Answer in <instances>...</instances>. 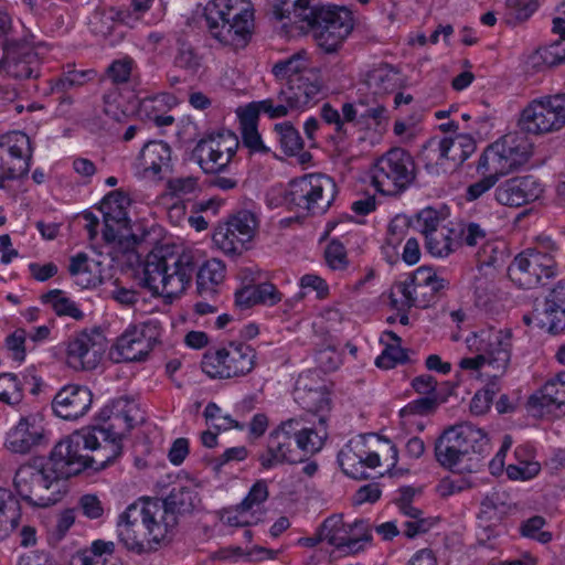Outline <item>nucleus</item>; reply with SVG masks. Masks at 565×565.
<instances>
[{"label":"nucleus","instance_id":"f257e3e1","mask_svg":"<svg viewBox=\"0 0 565 565\" xmlns=\"http://www.w3.org/2000/svg\"><path fill=\"white\" fill-rule=\"evenodd\" d=\"M81 445L78 437L64 438L54 446L47 458L35 457L21 465L13 479L19 497L38 508L58 502L63 481L78 475L83 467L79 461L70 459V454L73 451L76 455Z\"/></svg>","mask_w":565,"mask_h":565},{"label":"nucleus","instance_id":"f03ea898","mask_svg":"<svg viewBox=\"0 0 565 565\" xmlns=\"http://www.w3.org/2000/svg\"><path fill=\"white\" fill-rule=\"evenodd\" d=\"M107 426H94L92 429L75 431L66 438L78 437L81 448L76 450L75 458L85 469L99 471L111 465L122 452V437L142 420L138 406L126 397H120L106 406L99 414ZM73 457V451L70 454Z\"/></svg>","mask_w":565,"mask_h":565},{"label":"nucleus","instance_id":"7ed1b4c3","mask_svg":"<svg viewBox=\"0 0 565 565\" xmlns=\"http://www.w3.org/2000/svg\"><path fill=\"white\" fill-rule=\"evenodd\" d=\"M161 505L158 500H143L130 504L120 515L117 524L119 542L136 554L149 553L166 537L168 530L175 525L174 519L160 520Z\"/></svg>","mask_w":565,"mask_h":565},{"label":"nucleus","instance_id":"20e7f679","mask_svg":"<svg viewBox=\"0 0 565 565\" xmlns=\"http://www.w3.org/2000/svg\"><path fill=\"white\" fill-rule=\"evenodd\" d=\"M326 438V429L303 428L298 419L289 418L269 434L267 449L258 460L264 469L297 463L303 461L307 455L318 452Z\"/></svg>","mask_w":565,"mask_h":565},{"label":"nucleus","instance_id":"39448f33","mask_svg":"<svg viewBox=\"0 0 565 565\" xmlns=\"http://www.w3.org/2000/svg\"><path fill=\"white\" fill-rule=\"evenodd\" d=\"M204 18L209 34L222 46L243 49L252 39L255 18L248 0H211Z\"/></svg>","mask_w":565,"mask_h":565},{"label":"nucleus","instance_id":"423d86ee","mask_svg":"<svg viewBox=\"0 0 565 565\" xmlns=\"http://www.w3.org/2000/svg\"><path fill=\"white\" fill-rule=\"evenodd\" d=\"M195 269L190 253L178 255L163 248L154 249L145 259L142 285L153 295L174 298L190 285Z\"/></svg>","mask_w":565,"mask_h":565},{"label":"nucleus","instance_id":"0eeeda50","mask_svg":"<svg viewBox=\"0 0 565 565\" xmlns=\"http://www.w3.org/2000/svg\"><path fill=\"white\" fill-rule=\"evenodd\" d=\"M195 269L190 253L178 255L163 248L154 249L145 259L142 285L153 295L174 298L190 285Z\"/></svg>","mask_w":565,"mask_h":565},{"label":"nucleus","instance_id":"6e6552de","mask_svg":"<svg viewBox=\"0 0 565 565\" xmlns=\"http://www.w3.org/2000/svg\"><path fill=\"white\" fill-rule=\"evenodd\" d=\"M338 193L337 184L330 177L311 173L291 180L285 192L289 210L303 216L324 214Z\"/></svg>","mask_w":565,"mask_h":565},{"label":"nucleus","instance_id":"1a4fd4ad","mask_svg":"<svg viewBox=\"0 0 565 565\" xmlns=\"http://www.w3.org/2000/svg\"><path fill=\"white\" fill-rule=\"evenodd\" d=\"M416 180V164L408 151L392 148L381 156L372 168V183L385 195H398Z\"/></svg>","mask_w":565,"mask_h":565},{"label":"nucleus","instance_id":"9d476101","mask_svg":"<svg viewBox=\"0 0 565 565\" xmlns=\"http://www.w3.org/2000/svg\"><path fill=\"white\" fill-rule=\"evenodd\" d=\"M556 249L550 237H541L537 246L525 249L514 258L509 267L511 278L522 288L531 289L541 284L543 278L555 277L557 263L552 253Z\"/></svg>","mask_w":565,"mask_h":565},{"label":"nucleus","instance_id":"9b49d317","mask_svg":"<svg viewBox=\"0 0 565 565\" xmlns=\"http://www.w3.org/2000/svg\"><path fill=\"white\" fill-rule=\"evenodd\" d=\"M532 154V143L524 136L509 134L489 145L480 156L478 172H493L499 178L525 164Z\"/></svg>","mask_w":565,"mask_h":565},{"label":"nucleus","instance_id":"f8f14e48","mask_svg":"<svg viewBox=\"0 0 565 565\" xmlns=\"http://www.w3.org/2000/svg\"><path fill=\"white\" fill-rule=\"evenodd\" d=\"M129 205V196L121 190H115L103 199L99 206L104 218V239L117 244L124 252L134 249L145 238V235L131 232L127 213Z\"/></svg>","mask_w":565,"mask_h":565},{"label":"nucleus","instance_id":"ddd939ff","mask_svg":"<svg viewBox=\"0 0 565 565\" xmlns=\"http://www.w3.org/2000/svg\"><path fill=\"white\" fill-rule=\"evenodd\" d=\"M306 29L326 53H335L353 29L350 11L339 7H317Z\"/></svg>","mask_w":565,"mask_h":565},{"label":"nucleus","instance_id":"4468645a","mask_svg":"<svg viewBox=\"0 0 565 565\" xmlns=\"http://www.w3.org/2000/svg\"><path fill=\"white\" fill-rule=\"evenodd\" d=\"M255 350L246 343L207 351L202 360L203 372L212 379H231L248 374L255 366Z\"/></svg>","mask_w":565,"mask_h":565},{"label":"nucleus","instance_id":"2eb2a0df","mask_svg":"<svg viewBox=\"0 0 565 565\" xmlns=\"http://www.w3.org/2000/svg\"><path fill=\"white\" fill-rule=\"evenodd\" d=\"M519 126L534 135L561 130L565 126V93L532 100L521 111Z\"/></svg>","mask_w":565,"mask_h":565},{"label":"nucleus","instance_id":"dca6fc26","mask_svg":"<svg viewBox=\"0 0 565 565\" xmlns=\"http://www.w3.org/2000/svg\"><path fill=\"white\" fill-rule=\"evenodd\" d=\"M511 329L482 330L468 337L466 343L470 351L480 352L492 366L493 377L502 375L511 359Z\"/></svg>","mask_w":565,"mask_h":565},{"label":"nucleus","instance_id":"f3484780","mask_svg":"<svg viewBox=\"0 0 565 565\" xmlns=\"http://www.w3.org/2000/svg\"><path fill=\"white\" fill-rule=\"evenodd\" d=\"M238 146L239 141L233 132H218L201 139L193 153L205 173L217 174L230 164Z\"/></svg>","mask_w":565,"mask_h":565},{"label":"nucleus","instance_id":"a211bd4d","mask_svg":"<svg viewBox=\"0 0 565 565\" xmlns=\"http://www.w3.org/2000/svg\"><path fill=\"white\" fill-rule=\"evenodd\" d=\"M156 343V327L151 322L131 324L117 338L111 355H116V362H141L148 358Z\"/></svg>","mask_w":565,"mask_h":565},{"label":"nucleus","instance_id":"6ab92c4d","mask_svg":"<svg viewBox=\"0 0 565 565\" xmlns=\"http://www.w3.org/2000/svg\"><path fill=\"white\" fill-rule=\"evenodd\" d=\"M105 351V339L98 331H82L72 335L66 343V362L78 370L95 369Z\"/></svg>","mask_w":565,"mask_h":565},{"label":"nucleus","instance_id":"aec40b11","mask_svg":"<svg viewBox=\"0 0 565 565\" xmlns=\"http://www.w3.org/2000/svg\"><path fill=\"white\" fill-rule=\"evenodd\" d=\"M0 70L17 79L36 78L40 75L39 55L29 42L10 40L6 43Z\"/></svg>","mask_w":565,"mask_h":565},{"label":"nucleus","instance_id":"412c9836","mask_svg":"<svg viewBox=\"0 0 565 565\" xmlns=\"http://www.w3.org/2000/svg\"><path fill=\"white\" fill-rule=\"evenodd\" d=\"M0 147L4 150L1 154L0 171H7L9 178L25 177L32 159L30 138L24 132L13 131L3 138Z\"/></svg>","mask_w":565,"mask_h":565},{"label":"nucleus","instance_id":"4be33fe9","mask_svg":"<svg viewBox=\"0 0 565 565\" xmlns=\"http://www.w3.org/2000/svg\"><path fill=\"white\" fill-rule=\"evenodd\" d=\"M338 461L342 471L356 480L370 478L366 468L374 469L380 466V456L371 451L366 445L365 437H358L350 440L339 452Z\"/></svg>","mask_w":565,"mask_h":565},{"label":"nucleus","instance_id":"5701e85b","mask_svg":"<svg viewBox=\"0 0 565 565\" xmlns=\"http://www.w3.org/2000/svg\"><path fill=\"white\" fill-rule=\"evenodd\" d=\"M544 192L541 181L533 175L514 177L502 182L494 191L498 203L522 206L539 200Z\"/></svg>","mask_w":565,"mask_h":565},{"label":"nucleus","instance_id":"b1692460","mask_svg":"<svg viewBox=\"0 0 565 565\" xmlns=\"http://www.w3.org/2000/svg\"><path fill=\"white\" fill-rule=\"evenodd\" d=\"M446 433L456 440V447L467 461V471L479 469L480 457L489 446L486 433L470 423L452 426Z\"/></svg>","mask_w":565,"mask_h":565},{"label":"nucleus","instance_id":"393cba45","mask_svg":"<svg viewBox=\"0 0 565 565\" xmlns=\"http://www.w3.org/2000/svg\"><path fill=\"white\" fill-rule=\"evenodd\" d=\"M294 398L301 408L310 413H320L330 408V396L316 371L301 373L296 382Z\"/></svg>","mask_w":565,"mask_h":565},{"label":"nucleus","instance_id":"a878e982","mask_svg":"<svg viewBox=\"0 0 565 565\" xmlns=\"http://www.w3.org/2000/svg\"><path fill=\"white\" fill-rule=\"evenodd\" d=\"M322 79L319 70L307 71L298 79L290 81L280 89L278 98L280 102L289 103L294 110L303 109L315 104L321 94Z\"/></svg>","mask_w":565,"mask_h":565},{"label":"nucleus","instance_id":"bb28decb","mask_svg":"<svg viewBox=\"0 0 565 565\" xmlns=\"http://www.w3.org/2000/svg\"><path fill=\"white\" fill-rule=\"evenodd\" d=\"M92 403L93 394L88 387L66 385L54 396L52 409L60 418L75 420L89 411Z\"/></svg>","mask_w":565,"mask_h":565},{"label":"nucleus","instance_id":"cd10ccee","mask_svg":"<svg viewBox=\"0 0 565 565\" xmlns=\"http://www.w3.org/2000/svg\"><path fill=\"white\" fill-rule=\"evenodd\" d=\"M44 427L39 415L30 414L20 418L18 424L9 430L6 447L14 454H28L42 441Z\"/></svg>","mask_w":565,"mask_h":565},{"label":"nucleus","instance_id":"c85d7f7f","mask_svg":"<svg viewBox=\"0 0 565 565\" xmlns=\"http://www.w3.org/2000/svg\"><path fill=\"white\" fill-rule=\"evenodd\" d=\"M171 148L164 141L151 140L143 145L136 162V170L145 178H159L171 172Z\"/></svg>","mask_w":565,"mask_h":565},{"label":"nucleus","instance_id":"c756f323","mask_svg":"<svg viewBox=\"0 0 565 565\" xmlns=\"http://www.w3.org/2000/svg\"><path fill=\"white\" fill-rule=\"evenodd\" d=\"M533 315L537 326L552 334L565 330V280L557 282L545 297L543 308H535Z\"/></svg>","mask_w":565,"mask_h":565},{"label":"nucleus","instance_id":"7c9ffc66","mask_svg":"<svg viewBox=\"0 0 565 565\" xmlns=\"http://www.w3.org/2000/svg\"><path fill=\"white\" fill-rule=\"evenodd\" d=\"M529 405L541 413L565 415V373L547 381L539 393L530 396Z\"/></svg>","mask_w":565,"mask_h":565},{"label":"nucleus","instance_id":"2f4dec72","mask_svg":"<svg viewBox=\"0 0 565 565\" xmlns=\"http://www.w3.org/2000/svg\"><path fill=\"white\" fill-rule=\"evenodd\" d=\"M200 503L199 494L192 487H174L161 505L160 518L162 520L171 518L177 523V515L190 514Z\"/></svg>","mask_w":565,"mask_h":565},{"label":"nucleus","instance_id":"473e14b6","mask_svg":"<svg viewBox=\"0 0 565 565\" xmlns=\"http://www.w3.org/2000/svg\"><path fill=\"white\" fill-rule=\"evenodd\" d=\"M276 140L281 151L289 157H298L300 164H308L312 160L309 151H306L305 141L299 130L289 121L276 124L274 127Z\"/></svg>","mask_w":565,"mask_h":565},{"label":"nucleus","instance_id":"72a5a7b5","mask_svg":"<svg viewBox=\"0 0 565 565\" xmlns=\"http://www.w3.org/2000/svg\"><path fill=\"white\" fill-rule=\"evenodd\" d=\"M317 7L316 0H276L273 13L279 21L287 20L306 29Z\"/></svg>","mask_w":565,"mask_h":565},{"label":"nucleus","instance_id":"f704fd0d","mask_svg":"<svg viewBox=\"0 0 565 565\" xmlns=\"http://www.w3.org/2000/svg\"><path fill=\"white\" fill-rule=\"evenodd\" d=\"M237 114L239 118L243 146L252 153L267 154L270 149L264 143L262 136L258 132L256 111L254 109H239Z\"/></svg>","mask_w":565,"mask_h":565},{"label":"nucleus","instance_id":"c9c22d12","mask_svg":"<svg viewBox=\"0 0 565 565\" xmlns=\"http://www.w3.org/2000/svg\"><path fill=\"white\" fill-rule=\"evenodd\" d=\"M456 440L451 439L446 430L435 443V457L437 462L454 472L467 471V461L456 447Z\"/></svg>","mask_w":565,"mask_h":565},{"label":"nucleus","instance_id":"e433bc0d","mask_svg":"<svg viewBox=\"0 0 565 565\" xmlns=\"http://www.w3.org/2000/svg\"><path fill=\"white\" fill-rule=\"evenodd\" d=\"M364 83L374 95H386L399 86L398 72L382 63L366 72Z\"/></svg>","mask_w":565,"mask_h":565},{"label":"nucleus","instance_id":"4c0bfd02","mask_svg":"<svg viewBox=\"0 0 565 565\" xmlns=\"http://www.w3.org/2000/svg\"><path fill=\"white\" fill-rule=\"evenodd\" d=\"M444 150L441 139L431 138L424 145L418 159L424 163L428 173L438 175L454 172Z\"/></svg>","mask_w":565,"mask_h":565},{"label":"nucleus","instance_id":"58836bf2","mask_svg":"<svg viewBox=\"0 0 565 565\" xmlns=\"http://www.w3.org/2000/svg\"><path fill=\"white\" fill-rule=\"evenodd\" d=\"M445 156L448 157L452 171H456L461 164L476 151L475 139L467 134L456 137L441 138Z\"/></svg>","mask_w":565,"mask_h":565},{"label":"nucleus","instance_id":"ea45409f","mask_svg":"<svg viewBox=\"0 0 565 565\" xmlns=\"http://www.w3.org/2000/svg\"><path fill=\"white\" fill-rule=\"evenodd\" d=\"M20 516V503L14 494L0 488V541L18 527Z\"/></svg>","mask_w":565,"mask_h":565},{"label":"nucleus","instance_id":"a19ab883","mask_svg":"<svg viewBox=\"0 0 565 565\" xmlns=\"http://www.w3.org/2000/svg\"><path fill=\"white\" fill-rule=\"evenodd\" d=\"M225 266L218 259L206 260L196 274L198 292L200 296H211L215 287L224 279Z\"/></svg>","mask_w":565,"mask_h":565},{"label":"nucleus","instance_id":"79ce46f5","mask_svg":"<svg viewBox=\"0 0 565 565\" xmlns=\"http://www.w3.org/2000/svg\"><path fill=\"white\" fill-rule=\"evenodd\" d=\"M307 71H317L310 67L305 52H298L290 57L279 61L273 66V74L279 81H286V85L290 81L298 79Z\"/></svg>","mask_w":565,"mask_h":565},{"label":"nucleus","instance_id":"37998d69","mask_svg":"<svg viewBox=\"0 0 565 565\" xmlns=\"http://www.w3.org/2000/svg\"><path fill=\"white\" fill-rule=\"evenodd\" d=\"M213 242L224 254L231 256L242 255L248 249L247 243L226 222L217 225L213 233Z\"/></svg>","mask_w":565,"mask_h":565},{"label":"nucleus","instance_id":"c03bdc74","mask_svg":"<svg viewBox=\"0 0 565 565\" xmlns=\"http://www.w3.org/2000/svg\"><path fill=\"white\" fill-rule=\"evenodd\" d=\"M508 257L507 247L502 241H486L476 254L479 271L483 267H500Z\"/></svg>","mask_w":565,"mask_h":565},{"label":"nucleus","instance_id":"a18cd8bd","mask_svg":"<svg viewBox=\"0 0 565 565\" xmlns=\"http://www.w3.org/2000/svg\"><path fill=\"white\" fill-rule=\"evenodd\" d=\"M454 231L441 226L425 237V247L434 257H447L455 250Z\"/></svg>","mask_w":565,"mask_h":565},{"label":"nucleus","instance_id":"49530a36","mask_svg":"<svg viewBox=\"0 0 565 565\" xmlns=\"http://www.w3.org/2000/svg\"><path fill=\"white\" fill-rule=\"evenodd\" d=\"M225 222L243 237L247 245L255 237L259 225L257 215L248 210H241L230 215Z\"/></svg>","mask_w":565,"mask_h":565},{"label":"nucleus","instance_id":"de8ad7c7","mask_svg":"<svg viewBox=\"0 0 565 565\" xmlns=\"http://www.w3.org/2000/svg\"><path fill=\"white\" fill-rule=\"evenodd\" d=\"M42 301L49 303L57 316H67L75 320L84 317L82 310L60 289H53L42 296Z\"/></svg>","mask_w":565,"mask_h":565},{"label":"nucleus","instance_id":"09e8293b","mask_svg":"<svg viewBox=\"0 0 565 565\" xmlns=\"http://www.w3.org/2000/svg\"><path fill=\"white\" fill-rule=\"evenodd\" d=\"M531 61L534 66L545 65L548 67L565 63V38L562 36L547 46L540 47L532 56Z\"/></svg>","mask_w":565,"mask_h":565},{"label":"nucleus","instance_id":"8fccbe9b","mask_svg":"<svg viewBox=\"0 0 565 565\" xmlns=\"http://www.w3.org/2000/svg\"><path fill=\"white\" fill-rule=\"evenodd\" d=\"M68 271L76 278V284L83 288L95 287L100 282L97 276H92L88 256L85 253H78L71 258Z\"/></svg>","mask_w":565,"mask_h":565},{"label":"nucleus","instance_id":"3c124183","mask_svg":"<svg viewBox=\"0 0 565 565\" xmlns=\"http://www.w3.org/2000/svg\"><path fill=\"white\" fill-rule=\"evenodd\" d=\"M207 424L214 427L217 431L227 430L231 428L244 429V425L233 419L231 415L223 414L220 406L210 402L203 413Z\"/></svg>","mask_w":565,"mask_h":565},{"label":"nucleus","instance_id":"603ef678","mask_svg":"<svg viewBox=\"0 0 565 565\" xmlns=\"http://www.w3.org/2000/svg\"><path fill=\"white\" fill-rule=\"evenodd\" d=\"M168 194L174 198L184 199L195 195L199 190V179L192 175L171 178L166 185Z\"/></svg>","mask_w":565,"mask_h":565},{"label":"nucleus","instance_id":"864d4df0","mask_svg":"<svg viewBox=\"0 0 565 565\" xmlns=\"http://www.w3.org/2000/svg\"><path fill=\"white\" fill-rule=\"evenodd\" d=\"M23 391L18 377L12 373L0 374V402L15 405L22 401Z\"/></svg>","mask_w":565,"mask_h":565},{"label":"nucleus","instance_id":"5fc2aeb1","mask_svg":"<svg viewBox=\"0 0 565 565\" xmlns=\"http://www.w3.org/2000/svg\"><path fill=\"white\" fill-rule=\"evenodd\" d=\"M278 102L275 103L274 99L267 98L260 102H253L245 106L243 109H254L256 111V120L259 119V114L264 113L268 115L269 118H280L285 117L291 111V107L287 102H280L277 97Z\"/></svg>","mask_w":565,"mask_h":565},{"label":"nucleus","instance_id":"6e6d98bb","mask_svg":"<svg viewBox=\"0 0 565 565\" xmlns=\"http://www.w3.org/2000/svg\"><path fill=\"white\" fill-rule=\"evenodd\" d=\"M412 289L413 282L409 278L408 280L396 282L390 294L391 305L398 311H407L415 307Z\"/></svg>","mask_w":565,"mask_h":565},{"label":"nucleus","instance_id":"4d7b16f0","mask_svg":"<svg viewBox=\"0 0 565 565\" xmlns=\"http://www.w3.org/2000/svg\"><path fill=\"white\" fill-rule=\"evenodd\" d=\"M90 73H93V72L92 71H86V72L72 71V72H68V74L65 77H62V78H58L57 81H55V83L52 86V92L62 94L58 97L60 108H63L65 105L66 106L72 105V103H73L72 97L68 95H65L64 93L73 86L81 85L83 83L81 81V78H83L84 76H86L87 74H90Z\"/></svg>","mask_w":565,"mask_h":565},{"label":"nucleus","instance_id":"13d9d810","mask_svg":"<svg viewBox=\"0 0 565 565\" xmlns=\"http://www.w3.org/2000/svg\"><path fill=\"white\" fill-rule=\"evenodd\" d=\"M445 402L441 395L424 396L408 403L401 409V416L406 415H429L434 413L439 404Z\"/></svg>","mask_w":565,"mask_h":565},{"label":"nucleus","instance_id":"bf43d9fd","mask_svg":"<svg viewBox=\"0 0 565 565\" xmlns=\"http://www.w3.org/2000/svg\"><path fill=\"white\" fill-rule=\"evenodd\" d=\"M546 521L543 516L534 515L522 522L520 526V533L522 536L536 540L542 544L550 543L553 537L552 533L547 531H541Z\"/></svg>","mask_w":565,"mask_h":565},{"label":"nucleus","instance_id":"052dcab7","mask_svg":"<svg viewBox=\"0 0 565 565\" xmlns=\"http://www.w3.org/2000/svg\"><path fill=\"white\" fill-rule=\"evenodd\" d=\"M117 12L110 9L96 10L90 19L92 31L100 36H107L111 34Z\"/></svg>","mask_w":565,"mask_h":565},{"label":"nucleus","instance_id":"680f3d73","mask_svg":"<svg viewBox=\"0 0 565 565\" xmlns=\"http://www.w3.org/2000/svg\"><path fill=\"white\" fill-rule=\"evenodd\" d=\"M343 522L339 516H330L323 521L321 524V533L323 540H326L330 545L337 547L339 551L344 545L345 536L341 535L343 531Z\"/></svg>","mask_w":565,"mask_h":565},{"label":"nucleus","instance_id":"e2e57ef3","mask_svg":"<svg viewBox=\"0 0 565 565\" xmlns=\"http://www.w3.org/2000/svg\"><path fill=\"white\" fill-rule=\"evenodd\" d=\"M409 279L415 285L433 287L435 290H444L449 284L446 279L437 276L433 268L426 266L417 268Z\"/></svg>","mask_w":565,"mask_h":565},{"label":"nucleus","instance_id":"0e129e2a","mask_svg":"<svg viewBox=\"0 0 565 565\" xmlns=\"http://www.w3.org/2000/svg\"><path fill=\"white\" fill-rule=\"evenodd\" d=\"M174 64L190 74H195L201 66V58L192 46L181 43L174 57Z\"/></svg>","mask_w":565,"mask_h":565},{"label":"nucleus","instance_id":"69168bd1","mask_svg":"<svg viewBox=\"0 0 565 565\" xmlns=\"http://www.w3.org/2000/svg\"><path fill=\"white\" fill-rule=\"evenodd\" d=\"M541 470V466L531 459H521L516 463L508 465L507 475L512 480H529L535 477Z\"/></svg>","mask_w":565,"mask_h":565},{"label":"nucleus","instance_id":"338daca9","mask_svg":"<svg viewBox=\"0 0 565 565\" xmlns=\"http://www.w3.org/2000/svg\"><path fill=\"white\" fill-rule=\"evenodd\" d=\"M406 360V351L399 343H396L386 345L382 354L376 358L375 364L381 369L388 370L394 367L397 363H404Z\"/></svg>","mask_w":565,"mask_h":565},{"label":"nucleus","instance_id":"774afa93","mask_svg":"<svg viewBox=\"0 0 565 565\" xmlns=\"http://www.w3.org/2000/svg\"><path fill=\"white\" fill-rule=\"evenodd\" d=\"M441 222L439 213L431 207L424 209L416 215V226L425 237L438 231L443 226Z\"/></svg>","mask_w":565,"mask_h":565}]
</instances>
